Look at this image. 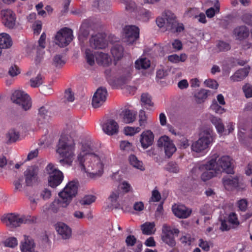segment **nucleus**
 Instances as JSON below:
<instances>
[{
	"instance_id": "nucleus-5",
	"label": "nucleus",
	"mask_w": 252,
	"mask_h": 252,
	"mask_svg": "<svg viewBox=\"0 0 252 252\" xmlns=\"http://www.w3.org/2000/svg\"><path fill=\"white\" fill-rule=\"evenodd\" d=\"M215 135L213 129H204L200 133L199 139L191 145L192 151L200 153L207 149L214 142Z\"/></svg>"
},
{
	"instance_id": "nucleus-35",
	"label": "nucleus",
	"mask_w": 252,
	"mask_h": 252,
	"mask_svg": "<svg viewBox=\"0 0 252 252\" xmlns=\"http://www.w3.org/2000/svg\"><path fill=\"white\" fill-rule=\"evenodd\" d=\"M47 106H43L41 107L38 110V121L39 124H43L46 122L47 119L48 109Z\"/></svg>"
},
{
	"instance_id": "nucleus-47",
	"label": "nucleus",
	"mask_w": 252,
	"mask_h": 252,
	"mask_svg": "<svg viewBox=\"0 0 252 252\" xmlns=\"http://www.w3.org/2000/svg\"><path fill=\"white\" fill-rule=\"evenodd\" d=\"M141 128L139 127L126 126L124 128V133L126 135L132 136L140 132Z\"/></svg>"
},
{
	"instance_id": "nucleus-26",
	"label": "nucleus",
	"mask_w": 252,
	"mask_h": 252,
	"mask_svg": "<svg viewBox=\"0 0 252 252\" xmlns=\"http://www.w3.org/2000/svg\"><path fill=\"white\" fill-rule=\"evenodd\" d=\"M249 70V68L246 67L238 69L230 77V79L233 82L241 81L248 75Z\"/></svg>"
},
{
	"instance_id": "nucleus-6",
	"label": "nucleus",
	"mask_w": 252,
	"mask_h": 252,
	"mask_svg": "<svg viewBox=\"0 0 252 252\" xmlns=\"http://www.w3.org/2000/svg\"><path fill=\"white\" fill-rule=\"evenodd\" d=\"M218 158L219 155L217 153L214 154L207 162L200 166L199 169L203 171L200 177L203 181H208L220 173L215 166L216 160Z\"/></svg>"
},
{
	"instance_id": "nucleus-60",
	"label": "nucleus",
	"mask_w": 252,
	"mask_h": 252,
	"mask_svg": "<svg viewBox=\"0 0 252 252\" xmlns=\"http://www.w3.org/2000/svg\"><path fill=\"white\" fill-rule=\"evenodd\" d=\"M242 20L245 24L252 27V14L246 13L242 16Z\"/></svg>"
},
{
	"instance_id": "nucleus-7",
	"label": "nucleus",
	"mask_w": 252,
	"mask_h": 252,
	"mask_svg": "<svg viewBox=\"0 0 252 252\" xmlns=\"http://www.w3.org/2000/svg\"><path fill=\"white\" fill-rule=\"evenodd\" d=\"M218 158L219 155L217 153L214 154L207 162L200 166L199 169L203 171L200 177L203 181H208L220 173L215 166L216 160Z\"/></svg>"
},
{
	"instance_id": "nucleus-21",
	"label": "nucleus",
	"mask_w": 252,
	"mask_h": 252,
	"mask_svg": "<svg viewBox=\"0 0 252 252\" xmlns=\"http://www.w3.org/2000/svg\"><path fill=\"white\" fill-rule=\"evenodd\" d=\"M154 134L150 130H146L143 131L140 134L139 141L141 147L143 149H146L154 143Z\"/></svg>"
},
{
	"instance_id": "nucleus-3",
	"label": "nucleus",
	"mask_w": 252,
	"mask_h": 252,
	"mask_svg": "<svg viewBox=\"0 0 252 252\" xmlns=\"http://www.w3.org/2000/svg\"><path fill=\"white\" fill-rule=\"evenodd\" d=\"M75 143L71 138L62 135L57 146V152L63 158L59 160L62 164L71 165L74 156Z\"/></svg>"
},
{
	"instance_id": "nucleus-50",
	"label": "nucleus",
	"mask_w": 252,
	"mask_h": 252,
	"mask_svg": "<svg viewBox=\"0 0 252 252\" xmlns=\"http://www.w3.org/2000/svg\"><path fill=\"white\" fill-rule=\"evenodd\" d=\"M30 82L31 87L33 88L39 87L43 83L41 75L38 74L35 78L31 79Z\"/></svg>"
},
{
	"instance_id": "nucleus-51",
	"label": "nucleus",
	"mask_w": 252,
	"mask_h": 252,
	"mask_svg": "<svg viewBox=\"0 0 252 252\" xmlns=\"http://www.w3.org/2000/svg\"><path fill=\"white\" fill-rule=\"evenodd\" d=\"M120 194V191L119 190H116L113 191L109 197V199L110 200L112 205L115 206V207H117V200L119 198Z\"/></svg>"
},
{
	"instance_id": "nucleus-19",
	"label": "nucleus",
	"mask_w": 252,
	"mask_h": 252,
	"mask_svg": "<svg viewBox=\"0 0 252 252\" xmlns=\"http://www.w3.org/2000/svg\"><path fill=\"white\" fill-rule=\"evenodd\" d=\"M2 24L9 29H12L15 25V16L13 12L10 9L2 10L1 11Z\"/></svg>"
},
{
	"instance_id": "nucleus-10",
	"label": "nucleus",
	"mask_w": 252,
	"mask_h": 252,
	"mask_svg": "<svg viewBox=\"0 0 252 252\" xmlns=\"http://www.w3.org/2000/svg\"><path fill=\"white\" fill-rule=\"evenodd\" d=\"M11 100L25 111L28 110L32 106V102L29 95L24 91L16 90L11 96Z\"/></svg>"
},
{
	"instance_id": "nucleus-1",
	"label": "nucleus",
	"mask_w": 252,
	"mask_h": 252,
	"mask_svg": "<svg viewBox=\"0 0 252 252\" xmlns=\"http://www.w3.org/2000/svg\"><path fill=\"white\" fill-rule=\"evenodd\" d=\"M81 169L92 179L100 177L103 172V164L99 157L93 153L83 151L77 157Z\"/></svg>"
},
{
	"instance_id": "nucleus-28",
	"label": "nucleus",
	"mask_w": 252,
	"mask_h": 252,
	"mask_svg": "<svg viewBox=\"0 0 252 252\" xmlns=\"http://www.w3.org/2000/svg\"><path fill=\"white\" fill-rule=\"evenodd\" d=\"M222 183L225 188H236L239 186V178L238 177H225L223 178Z\"/></svg>"
},
{
	"instance_id": "nucleus-12",
	"label": "nucleus",
	"mask_w": 252,
	"mask_h": 252,
	"mask_svg": "<svg viewBox=\"0 0 252 252\" xmlns=\"http://www.w3.org/2000/svg\"><path fill=\"white\" fill-rule=\"evenodd\" d=\"M232 159L228 156H223L216 160V167L220 173L222 172L227 174H233Z\"/></svg>"
},
{
	"instance_id": "nucleus-53",
	"label": "nucleus",
	"mask_w": 252,
	"mask_h": 252,
	"mask_svg": "<svg viewBox=\"0 0 252 252\" xmlns=\"http://www.w3.org/2000/svg\"><path fill=\"white\" fill-rule=\"evenodd\" d=\"M166 170L172 173H177L179 171V168L176 162H170L168 163L166 167Z\"/></svg>"
},
{
	"instance_id": "nucleus-16",
	"label": "nucleus",
	"mask_w": 252,
	"mask_h": 252,
	"mask_svg": "<svg viewBox=\"0 0 252 252\" xmlns=\"http://www.w3.org/2000/svg\"><path fill=\"white\" fill-rule=\"evenodd\" d=\"M107 92L105 88L100 87L97 89L92 99V105L94 108L101 106L106 99Z\"/></svg>"
},
{
	"instance_id": "nucleus-17",
	"label": "nucleus",
	"mask_w": 252,
	"mask_h": 252,
	"mask_svg": "<svg viewBox=\"0 0 252 252\" xmlns=\"http://www.w3.org/2000/svg\"><path fill=\"white\" fill-rule=\"evenodd\" d=\"M38 167L36 165H33L28 167L24 172L26 184L27 186H32L38 179Z\"/></svg>"
},
{
	"instance_id": "nucleus-38",
	"label": "nucleus",
	"mask_w": 252,
	"mask_h": 252,
	"mask_svg": "<svg viewBox=\"0 0 252 252\" xmlns=\"http://www.w3.org/2000/svg\"><path fill=\"white\" fill-rule=\"evenodd\" d=\"M198 12V10L195 8H190L187 12V15L190 17H193L194 18L199 17L198 21L202 23H206L207 21L206 19L205 15L201 13L199 14L198 16L197 15H193V13H197Z\"/></svg>"
},
{
	"instance_id": "nucleus-31",
	"label": "nucleus",
	"mask_w": 252,
	"mask_h": 252,
	"mask_svg": "<svg viewBox=\"0 0 252 252\" xmlns=\"http://www.w3.org/2000/svg\"><path fill=\"white\" fill-rule=\"evenodd\" d=\"M113 57L117 60H120L123 56L124 48L119 44H116L111 50Z\"/></svg>"
},
{
	"instance_id": "nucleus-32",
	"label": "nucleus",
	"mask_w": 252,
	"mask_h": 252,
	"mask_svg": "<svg viewBox=\"0 0 252 252\" xmlns=\"http://www.w3.org/2000/svg\"><path fill=\"white\" fill-rule=\"evenodd\" d=\"M128 160L129 163L134 167L139 169L141 171H144L145 168L143 165V162L138 160L137 158L134 155H130L129 156Z\"/></svg>"
},
{
	"instance_id": "nucleus-45",
	"label": "nucleus",
	"mask_w": 252,
	"mask_h": 252,
	"mask_svg": "<svg viewBox=\"0 0 252 252\" xmlns=\"http://www.w3.org/2000/svg\"><path fill=\"white\" fill-rule=\"evenodd\" d=\"M198 246L204 251L208 252L210 247L213 246V244L210 241H205L201 238L199 240Z\"/></svg>"
},
{
	"instance_id": "nucleus-40",
	"label": "nucleus",
	"mask_w": 252,
	"mask_h": 252,
	"mask_svg": "<svg viewBox=\"0 0 252 252\" xmlns=\"http://www.w3.org/2000/svg\"><path fill=\"white\" fill-rule=\"evenodd\" d=\"M121 2L125 5V9L128 13L134 12L136 8V3L132 0H121Z\"/></svg>"
},
{
	"instance_id": "nucleus-29",
	"label": "nucleus",
	"mask_w": 252,
	"mask_h": 252,
	"mask_svg": "<svg viewBox=\"0 0 252 252\" xmlns=\"http://www.w3.org/2000/svg\"><path fill=\"white\" fill-rule=\"evenodd\" d=\"M155 224L154 222H146L141 225L143 234L150 235L154 234L156 231Z\"/></svg>"
},
{
	"instance_id": "nucleus-30",
	"label": "nucleus",
	"mask_w": 252,
	"mask_h": 252,
	"mask_svg": "<svg viewBox=\"0 0 252 252\" xmlns=\"http://www.w3.org/2000/svg\"><path fill=\"white\" fill-rule=\"evenodd\" d=\"M151 63L149 60L146 58L137 60L135 62V67L137 69H146L150 66Z\"/></svg>"
},
{
	"instance_id": "nucleus-37",
	"label": "nucleus",
	"mask_w": 252,
	"mask_h": 252,
	"mask_svg": "<svg viewBox=\"0 0 252 252\" xmlns=\"http://www.w3.org/2000/svg\"><path fill=\"white\" fill-rule=\"evenodd\" d=\"M210 91L201 89L194 95L195 100L198 103H201L203 102L204 100L207 98L208 96V93H210Z\"/></svg>"
},
{
	"instance_id": "nucleus-8",
	"label": "nucleus",
	"mask_w": 252,
	"mask_h": 252,
	"mask_svg": "<svg viewBox=\"0 0 252 252\" xmlns=\"http://www.w3.org/2000/svg\"><path fill=\"white\" fill-rule=\"evenodd\" d=\"M46 173L49 175L48 184L53 188L60 185L63 181V173L52 163H49L45 168Z\"/></svg>"
},
{
	"instance_id": "nucleus-39",
	"label": "nucleus",
	"mask_w": 252,
	"mask_h": 252,
	"mask_svg": "<svg viewBox=\"0 0 252 252\" xmlns=\"http://www.w3.org/2000/svg\"><path fill=\"white\" fill-rule=\"evenodd\" d=\"M96 52L90 49H87L85 51V59L87 63L92 66L94 65L95 59Z\"/></svg>"
},
{
	"instance_id": "nucleus-54",
	"label": "nucleus",
	"mask_w": 252,
	"mask_h": 252,
	"mask_svg": "<svg viewBox=\"0 0 252 252\" xmlns=\"http://www.w3.org/2000/svg\"><path fill=\"white\" fill-rule=\"evenodd\" d=\"M120 149L121 150L128 152L132 150V145L127 141H122L120 143Z\"/></svg>"
},
{
	"instance_id": "nucleus-63",
	"label": "nucleus",
	"mask_w": 252,
	"mask_h": 252,
	"mask_svg": "<svg viewBox=\"0 0 252 252\" xmlns=\"http://www.w3.org/2000/svg\"><path fill=\"white\" fill-rule=\"evenodd\" d=\"M238 206L239 209L242 211H245L247 208L248 202L245 199H242L238 201Z\"/></svg>"
},
{
	"instance_id": "nucleus-11",
	"label": "nucleus",
	"mask_w": 252,
	"mask_h": 252,
	"mask_svg": "<svg viewBox=\"0 0 252 252\" xmlns=\"http://www.w3.org/2000/svg\"><path fill=\"white\" fill-rule=\"evenodd\" d=\"M73 38L72 30L64 27L57 32L55 37L56 43L60 47H65L71 42Z\"/></svg>"
},
{
	"instance_id": "nucleus-24",
	"label": "nucleus",
	"mask_w": 252,
	"mask_h": 252,
	"mask_svg": "<svg viewBox=\"0 0 252 252\" xmlns=\"http://www.w3.org/2000/svg\"><path fill=\"white\" fill-rule=\"evenodd\" d=\"M35 244L32 239L24 235V242L21 243L20 249L22 252H34Z\"/></svg>"
},
{
	"instance_id": "nucleus-42",
	"label": "nucleus",
	"mask_w": 252,
	"mask_h": 252,
	"mask_svg": "<svg viewBox=\"0 0 252 252\" xmlns=\"http://www.w3.org/2000/svg\"><path fill=\"white\" fill-rule=\"evenodd\" d=\"M8 143H12L16 141L19 138V133L14 129H10L6 135Z\"/></svg>"
},
{
	"instance_id": "nucleus-23",
	"label": "nucleus",
	"mask_w": 252,
	"mask_h": 252,
	"mask_svg": "<svg viewBox=\"0 0 252 252\" xmlns=\"http://www.w3.org/2000/svg\"><path fill=\"white\" fill-rule=\"evenodd\" d=\"M95 60L98 64L104 66H108L111 63L110 57L107 54L101 52H96Z\"/></svg>"
},
{
	"instance_id": "nucleus-58",
	"label": "nucleus",
	"mask_w": 252,
	"mask_h": 252,
	"mask_svg": "<svg viewBox=\"0 0 252 252\" xmlns=\"http://www.w3.org/2000/svg\"><path fill=\"white\" fill-rule=\"evenodd\" d=\"M204 84L206 87L211 89H217L219 86L218 82L214 79H207L204 81Z\"/></svg>"
},
{
	"instance_id": "nucleus-43",
	"label": "nucleus",
	"mask_w": 252,
	"mask_h": 252,
	"mask_svg": "<svg viewBox=\"0 0 252 252\" xmlns=\"http://www.w3.org/2000/svg\"><path fill=\"white\" fill-rule=\"evenodd\" d=\"M65 60L62 55H56L54 57L53 64L57 67H62L65 64Z\"/></svg>"
},
{
	"instance_id": "nucleus-44",
	"label": "nucleus",
	"mask_w": 252,
	"mask_h": 252,
	"mask_svg": "<svg viewBox=\"0 0 252 252\" xmlns=\"http://www.w3.org/2000/svg\"><path fill=\"white\" fill-rule=\"evenodd\" d=\"M181 243L185 246H189L194 241V238L190 234H187L180 238Z\"/></svg>"
},
{
	"instance_id": "nucleus-41",
	"label": "nucleus",
	"mask_w": 252,
	"mask_h": 252,
	"mask_svg": "<svg viewBox=\"0 0 252 252\" xmlns=\"http://www.w3.org/2000/svg\"><path fill=\"white\" fill-rule=\"evenodd\" d=\"M93 5L97 7L99 10H105L110 6L109 0H97L94 2Z\"/></svg>"
},
{
	"instance_id": "nucleus-64",
	"label": "nucleus",
	"mask_w": 252,
	"mask_h": 252,
	"mask_svg": "<svg viewBox=\"0 0 252 252\" xmlns=\"http://www.w3.org/2000/svg\"><path fill=\"white\" fill-rule=\"evenodd\" d=\"M228 221L232 224H239L237 215L234 213H231L228 217Z\"/></svg>"
},
{
	"instance_id": "nucleus-36",
	"label": "nucleus",
	"mask_w": 252,
	"mask_h": 252,
	"mask_svg": "<svg viewBox=\"0 0 252 252\" xmlns=\"http://www.w3.org/2000/svg\"><path fill=\"white\" fill-rule=\"evenodd\" d=\"M136 113L130 110H126L124 112L123 120L126 123H132L136 119Z\"/></svg>"
},
{
	"instance_id": "nucleus-22",
	"label": "nucleus",
	"mask_w": 252,
	"mask_h": 252,
	"mask_svg": "<svg viewBox=\"0 0 252 252\" xmlns=\"http://www.w3.org/2000/svg\"><path fill=\"white\" fill-rule=\"evenodd\" d=\"M56 229L63 239H69L72 234L71 228L63 222H58L56 225Z\"/></svg>"
},
{
	"instance_id": "nucleus-48",
	"label": "nucleus",
	"mask_w": 252,
	"mask_h": 252,
	"mask_svg": "<svg viewBox=\"0 0 252 252\" xmlns=\"http://www.w3.org/2000/svg\"><path fill=\"white\" fill-rule=\"evenodd\" d=\"M217 47L220 52L227 51L231 48V46L228 43L221 40L218 43Z\"/></svg>"
},
{
	"instance_id": "nucleus-9",
	"label": "nucleus",
	"mask_w": 252,
	"mask_h": 252,
	"mask_svg": "<svg viewBox=\"0 0 252 252\" xmlns=\"http://www.w3.org/2000/svg\"><path fill=\"white\" fill-rule=\"evenodd\" d=\"M180 230L177 228H171L166 224H163L162 229L161 240L171 248L176 245L174 235L178 236Z\"/></svg>"
},
{
	"instance_id": "nucleus-46",
	"label": "nucleus",
	"mask_w": 252,
	"mask_h": 252,
	"mask_svg": "<svg viewBox=\"0 0 252 252\" xmlns=\"http://www.w3.org/2000/svg\"><path fill=\"white\" fill-rule=\"evenodd\" d=\"M96 199V197L93 195H85L83 198L80 200V203L81 205H90L93 202H94Z\"/></svg>"
},
{
	"instance_id": "nucleus-25",
	"label": "nucleus",
	"mask_w": 252,
	"mask_h": 252,
	"mask_svg": "<svg viewBox=\"0 0 252 252\" xmlns=\"http://www.w3.org/2000/svg\"><path fill=\"white\" fill-rule=\"evenodd\" d=\"M233 34L236 39L242 40L248 37L249 30L246 26H241L234 29Z\"/></svg>"
},
{
	"instance_id": "nucleus-27",
	"label": "nucleus",
	"mask_w": 252,
	"mask_h": 252,
	"mask_svg": "<svg viewBox=\"0 0 252 252\" xmlns=\"http://www.w3.org/2000/svg\"><path fill=\"white\" fill-rule=\"evenodd\" d=\"M174 215L179 218H187L191 214V211L185 206L178 205L173 209Z\"/></svg>"
},
{
	"instance_id": "nucleus-18",
	"label": "nucleus",
	"mask_w": 252,
	"mask_h": 252,
	"mask_svg": "<svg viewBox=\"0 0 252 252\" xmlns=\"http://www.w3.org/2000/svg\"><path fill=\"white\" fill-rule=\"evenodd\" d=\"M103 131L108 135L117 134L119 131L118 123L112 119H106L102 124Z\"/></svg>"
},
{
	"instance_id": "nucleus-56",
	"label": "nucleus",
	"mask_w": 252,
	"mask_h": 252,
	"mask_svg": "<svg viewBox=\"0 0 252 252\" xmlns=\"http://www.w3.org/2000/svg\"><path fill=\"white\" fill-rule=\"evenodd\" d=\"M210 107L213 111L218 114H221L225 112L224 109L220 106L215 100L213 102Z\"/></svg>"
},
{
	"instance_id": "nucleus-52",
	"label": "nucleus",
	"mask_w": 252,
	"mask_h": 252,
	"mask_svg": "<svg viewBox=\"0 0 252 252\" xmlns=\"http://www.w3.org/2000/svg\"><path fill=\"white\" fill-rule=\"evenodd\" d=\"M139 123L140 126L144 128L147 124V116L145 112L140 110L139 114Z\"/></svg>"
},
{
	"instance_id": "nucleus-20",
	"label": "nucleus",
	"mask_w": 252,
	"mask_h": 252,
	"mask_svg": "<svg viewBox=\"0 0 252 252\" xmlns=\"http://www.w3.org/2000/svg\"><path fill=\"white\" fill-rule=\"evenodd\" d=\"M106 35L104 33H98L92 35L90 39V46L94 49H103L106 46Z\"/></svg>"
},
{
	"instance_id": "nucleus-55",
	"label": "nucleus",
	"mask_w": 252,
	"mask_h": 252,
	"mask_svg": "<svg viewBox=\"0 0 252 252\" xmlns=\"http://www.w3.org/2000/svg\"><path fill=\"white\" fill-rule=\"evenodd\" d=\"M242 89L247 98L252 97V85L248 83L246 84Z\"/></svg>"
},
{
	"instance_id": "nucleus-13",
	"label": "nucleus",
	"mask_w": 252,
	"mask_h": 252,
	"mask_svg": "<svg viewBox=\"0 0 252 252\" xmlns=\"http://www.w3.org/2000/svg\"><path fill=\"white\" fill-rule=\"evenodd\" d=\"M158 147H163L166 156L170 158L176 151V148L173 141L167 136L164 135L158 141Z\"/></svg>"
},
{
	"instance_id": "nucleus-14",
	"label": "nucleus",
	"mask_w": 252,
	"mask_h": 252,
	"mask_svg": "<svg viewBox=\"0 0 252 252\" xmlns=\"http://www.w3.org/2000/svg\"><path fill=\"white\" fill-rule=\"evenodd\" d=\"M124 31L125 41L128 44H133L139 37V29L135 26H126Z\"/></svg>"
},
{
	"instance_id": "nucleus-4",
	"label": "nucleus",
	"mask_w": 252,
	"mask_h": 252,
	"mask_svg": "<svg viewBox=\"0 0 252 252\" xmlns=\"http://www.w3.org/2000/svg\"><path fill=\"white\" fill-rule=\"evenodd\" d=\"M163 17H158L156 19V23L159 28L166 25V30L173 33H179L183 32L184 26L182 23H178L176 16L170 11H165L162 14Z\"/></svg>"
},
{
	"instance_id": "nucleus-2",
	"label": "nucleus",
	"mask_w": 252,
	"mask_h": 252,
	"mask_svg": "<svg viewBox=\"0 0 252 252\" xmlns=\"http://www.w3.org/2000/svg\"><path fill=\"white\" fill-rule=\"evenodd\" d=\"M78 183L74 181L69 182L59 193L60 199L55 200L52 203L51 209L57 212L60 207H66L72 198L76 196L78 191Z\"/></svg>"
},
{
	"instance_id": "nucleus-33",
	"label": "nucleus",
	"mask_w": 252,
	"mask_h": 252,
	"mask_svg": "<svg viewBox=\"0 0 252 252\" xmlns=\"http://www.w3.org/2000/svg\"><path fill=\"white\" fill-rule=\"evenodd\" d=\"M152 13L149 10L146 9L144 8H140L138 11V19L143 22H148L151 16Z\"/></svg>"
},
{
	"instance_id": "nucleus-59",
	"label": "nucleus",
	"mask_w": 252,
	"mask_h": 252,
	"mask_svg": "<svg viewBox=\"0 0 252 252\" xmlns=\"http://www.w3.org/2000/svg\"><path fill=\"white\" fill-rule=\"evenodd\" d=\"M18 244V242L15 237H10L7 239L5 242V245L6 247L14 248Z\"/></svg>"
},
{
	"instance_id": "nucleus-34",
	"label": "nucleus",
	"mask_w": 252,
	"mask_h": 252,
	"mask_svg": "<svg viewBox=\"0 0 252 252\" xmlns=\"http://www.w3.org/2000/svg\"><path fill=\"white\" fill-rule=\"evenodd\" d=\"M210 121L212 124L215 126L218 132L222 133L224 131V125L220 118L213 116L210 118Z\"/></svg>"
},
{
	"instance_id": "nucleus-49",
	"label": "nucleus",
	"mask_w": 252,
	"mask_h": 252,
	"mask_svg": "<svg viewBox=\"0 0 252 252\" xmlns=\"http://www.w3.org/2000/svg\"><path fill=\"white\" fill-rule=\"evenodd\" d=\"M215 7L216 9L213 7H211L206 11V14L209 18H212L214 16L216 13L219 12L220 11V4L219 3H215Z\"/></svg>"
},
{
	"instance_id": "nucleus-57",
	"label": "nucleus",
	"mask_w": 252,
	"mask_h": 252,
	"mask_svg": "<svg viewBox=\"0 0 252 252\" xmlns=\"http://www.w3.org/2000/svg\"><path fill=\"white\" fill-rule=\"evenodd\" d=\"M141 100L144 104L148 105L149 106L153 105L151 100V97L148 94H143L141 95Z\"/></svg>"
},
{
	"instance_id": "nucleus-15",
	"label": "nucleus",
	"mask_w": 252,
	"mask_h": 252,
	"mask_svg": "<svg viewBox=\"0 0 252 252\" xmlns=\"http://www.w3.org/2000/svg\"><path fill=\"white\" fill-rule=\"evenodd\" d=\"M6 224L12 227L20 226L22 223H27L34 221L33 218L27 219L25 217H20L19 215L10 214L6 217Z\"/></svg>"
},
{
	"instance_id": "nucleus-61",
	"label": "nucleus",
	"mask_w": 252,
	"mask_h": 252,
	"mask_svg": "<svg viewBox=\"0 0 252 252\" xmlns=\"http://www.w3.org/2000/svg\"><path fill=\"white\" fill-rule=\"evenodd\" d=\"M136 238L133 235H128L126 239V243L127 246H133L136 242Z\"/></svg>"
},
{
	"instance_id": "nucleus-62",
	"label": "nucleus",
	"mask_w": 252,
	"mask_h": 252,
	"mask_svg": "<svg viewBox=\"0 0 252 252\" xmlns=\"http://www.w3.org/2000/svg\"><path fill=\"white\" fill-rule=\"evenodd\" d=\"M161 199V195L157 189H154L152 191L151 199L154 202H158Z\"/></svg>"
}]
</instances>
